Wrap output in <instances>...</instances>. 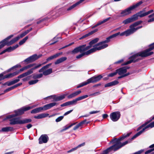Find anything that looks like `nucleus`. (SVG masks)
<instances>
[{
  "mask_svg": "<svg viewBox=\"0 0 154 154\" xmlns=\"http://www.w3.org/2000/svg\"><path fill=\"white\" fill-rule=\"evenodd\" d=\"M154 49V43L151 44L150 45V47L145 50L136 54L131 57L130 58V60L123 64V65H125L131 63L132 62H135L138 61L139 59L138 58L139 56L142 57H146L152 54L153 53L150 51Z\"/></svg>",
  "mask_w": 154,
  "mask_h": 154,
  "instance_id": "obj_1",
  "label": "nucleus"
},
{
  "mask_svg": "<svg viewBox=\"0 0 154 154\" xmlns=\"http://www.w3.org/2000/svg\"><path fill=\"white\" fill-rule=\"evenodd\" d=\"M144 131V129H143V128L142 130L140 131L137 133L135 135H134L131 139H128V140L124 142H123V143H122L121 142V141L123 140L125 138H126V137L129 136L131 134V133H128L126 134H124L122 136L120 137L118 139L115 138L112 140H116V142L118 141V142L120 143L121 144L120 145H121V146H121L122 147L124 146L125 145L128 144V143L131 142L132 140L136 138L138 136L140 135Z\"/></svg>",
  "mask_w": 154,
  "mask_h": 154,
  "instance_id": "obj_2",
  "label": "nucleus"
},
{
  "mask_svg": "<svg viewBox=\"0 0 154 154\" xmlns=\"http://www.w3.org/2000/svg\"><path fill=\"white\" fill-rule=\"evenodd\" d=\"M143 3L142 1H140L136 4L133 5L125 9L122 10L120 13V17H123L128 15L131 13V11L136 8Z\"/></svg>",
  "mask_w": 154,
  "mask_h": 154,
  "instance_id": "obj_3",
  "label": "nucleus"
},
{
  "mask_svg": "<svg viewBox=\"0 0 154 154\" xmlns=\"http://www.w3.org/2000/svg\"><path fill=\"white\" fill-rule=\"evenodd\" d=\"M115 141H116V140H112L111 142L114 144V145L104 150L103 152L101 154H107L112 150L115 151L121 148L122 146L120 145V143L118 141L116 142Z\"/></svg>",
  "mask_w": 154,
  "mask_h": 154,
  "instance_id": "obj_4",
  "label": "nucleus"
},
{
  "mask_svg": "<svg viewBox=\"0 0 154 154\" xmlns=\"http://www.w3.org/2000/svg\"><path fill=\"white\" fill-rule=\"evenodd\" d=\"M108 46L107 44H105L103 45H101L99 47H95L90 49V50L88 51H87L77 56L76 57L77 59H79L81 58L83 56L85 55H88L94 52L97 50H100L101 49H104L106 48Z\"/></svg>",
  "mask_w": 154,
  "mask_h": 154,
  "instance_id": "obj_5",
  "label": "nucleus"
},
{
  "mask_svg": "<svg viewBox=\"0 0 154 154\" xmlns=\"http://www.w3.org/2000/svg\"><path fill=\"white\" fill-rule=\"evenodd\" d=\"M35 106H28L26 107H23L18 110H15L14 112L15 113V114H12L9 115L8 116L7 118L8 119H10L19 115H22L24 113L25 111L32 109L33 107H35Z\"/></svg>",
  "mask_w": 154,
  "mask_h": 154,
  "instance_id": "obj_6",
  "label": "nucleus"
},
{
  "mask_svg": "<svg viewBox=\"0 0 154 154\" xmlns=\"http://www.w3.org/2000/svg\"><path fill=\"white\" fill-rule=\"evenodd\" d=\"M120 35L121 36H123V35H125V31L122 32L121 33H120V32H118L117 33H115L114 34H113L108 38H107L106 39V40H105L101 42H99V43L97 44L96 45H103L104 44H106V43H108L110 41V39L111 38H113L115 37L116 36H117L118 35Z\"/></svg>",
  "mask_w": 154,
  "mask_h": 154,
  "instance_id": "obj_7",
  "label": "nucleus"
},
{
  "mask_svg": "<svg viewBox=\"0 0 154 154\" xmlns=\"http://www.w3.org/2000/svg\"><path fill=\"white\" fill-rule=\"evenodd\" d=\"M146 8L143 9L142 11H140L139 12H138L135 14H134V16H135V17L136 20L138 19V17H145L148 14L152 13L153 12V10H151L147 12H145Z\"/></svg>",
  "mask_w": 154,
  "mask_h": 154,
  "instance_id": "obj_8",
  "label": "nucleus"
},
{
  "mask_svg": "<svg viewBox=\"0 0 154 154\" xmlns=\"http://www.w3.org/2000/svg\"><path fill=\"white\" fill-rule=\"evenodd\" d=\"M89 49V47H86V45H84L76 48L72 51L73 54H76L79 52L82 53Z\"/></svg>",
  "mask_w": 154,
  "mask_h": 154,
  "instance_id": "obj_9",
  "label": "nucleus"
},
{
  "mask_svg": "<svg viewBox=\"0 0 154 154\" xmlns=\"http://www.w3.org/2000/svg\"><path fill=\"white\" fill-rule=\"evenodd\" d=\"M42 65V64H39L37 66H35L34 67L28 70L27 72H26L23 73L21 74V75H19L17 77V78L19 79L23 78L24 77L27 76L28 75L31 74L32 73H33V70H34L39 68Z\"/></svg>",
  "mask_w": 154,
  "mask_h": 154,
  "instance_id": "obj_10",
  "label": "nucleus"
},
{
  "mask_svg": "<svg viewBox=\"0 0 154 154\" xmlns=\"http://www.w3.org/2000/svg\"><path fill=\"white\" fill-rule=\"evenodd\" d=\"M5 72H3L0 74V81L5 79L9 78L12 77L15 75H17L18 73L17 72H14L13 73H10L4 76V75L5 74ZM1 82H0V84Z\"/></svg>",
  "mask_w": 154,
  "mask_h": 154,
  "instance_id": "obj_11",
  "label": "nucleus"
},
{
  "mask_svg": "<svg viewBox=\"0 0 154 154\" xmlns=\"http://www.w3.org/2000/svg\"><path fill=\"white\" fill-rule=\"evenodd\" d=\"M120 116V113L118 111L113 112L110 115L111 119L114 122H116L118 121L119 119Z\"/></svg>",
  "mask_w": 154,
  "mask_h": 154,
  "instance_id": "obj_12",
  "label": "nucleus"
},
{
  "mask_svg": "<svg viewBox=\"0 0 154 154\" xmlns=\"http://www.w3.org/2000/svg\"><path fill=\"white\" fill-rule=\"evenodd\" d=\"M88 96L87 95H84L82 96L79 97L76 99L73 100L72 101H68L69 105H75L77 103V102L78 101L81 100L82 99H84L87 98Z\"/></svg>",
  "mask_w": 154,
  "mask_h": 154,
  "instance_id": "obj_13",
  "label": "nucleus"
},
{
  "mask_svg": "<svg viewBox=\"0 0 154 154\" xmlns=\"http://www.w3.org/2000/svg\"><path fill=\"white\" fill-rule=\"evenodd\" d=\"M103 77L101 75H99L97 76H93L90 79L87 80V81L89 84L91 83L96 82L100 80Z\"/></svg>",
  "mask_w": 154,
  "mask_h": 154,
  "instance_id": "obj_14",
  "label": "nucleus"
},
{
  "mask_svg": "<svg viewBox=\"0 0 154 154\" xmlns=\"http://www.w3.org/2000/svg\"><path fill=\"white\" fill-rule=\"evenodd\" d=\"M48 140V137L46 134L42 135L39 138V143L41 144L47 143Z\"/></svg>",
  "mask_w": 154,
  "mask_h": 154,
  "instance_id": "obj_15",
  "label": "nucleus"
},
{
  "mask_svg": "<svg viewBox=\"0 0 154 154\" xmlns=\"http://www.w3.org/2000/svg\"><path fill=\"white\" fill-rule=\"evenodd\" d=\"M129 67L128 66L121 68L116 70L117 73L119 75H123L126 72L127 69H129Z\"/></svg>",
  "mask_w": 154,
  "mask_h": 154,
  "instance_id": "obj_16",
  "label": "nucleus"
},
{
  "mask_svg": "<svg viewBox=\"0 0 154 154\" xmlns=\"http://www.w3.org/2000/svg\"><path fill=\"white\" fill-rule=\"evenodd\" d=\"M58 104L56 102H53L44 105L42 107V110H46L51 108V107L57 105Z\"/></svg>",
  "mask_w": 154,
  "mask_h": 154,
  "instance_id": "obj_17",
  "label": "nucleus"
},
{
  "mask_svg": "<svg viewBox=\"0 0 154 154\" xmlns=\"http://www.w3.org/2000/svg\"><path fill=\"white\" fill-rule=\"evenodd\" d=\"M142 22V21H137V22H136L133 24H131L130 26V28H131L132 29H134L135 30H136V31H137L138 29H140L142 27V26H140L137 27L136 28H135V27L137 26L139 24H140Z\"/></svg>",
  "mask_w": 154,
  "mask_h": 154,
  "instance_id": "obj_18",
  "label": "nucleus"
},
{
  "mask_svg": "<svg viewBox=\"0 0 154 154\" xmlns=\"http://www.w3.org/2000/svg\"><path fill=\"white\" fill-rule=\"evenodd\" d=\"M99 40V38H95L94 39L91 41L89 43V45L87 46V47H89V49L91 48L92 46L94 47V48L95 47H99L101 45H96L97 44H96V45L94 46H93V45L95 44L96 43H97ZM98 44V43H97Z\"/></svg>",
  "mask_w": 154,
  "mask_h": 154,
  "instance_id": "obj_19",
  "label": "nucleus"
},
{
  "mask_svg": "<svg viewBox=\"0 0 154 154\" xmlns=\"http://www.w3.org/2000/svg\"><path fill=\"white\" fill-rule=\"evenodd\" d=\"M10 125L20 124V120L19 118H14L10 120Z\"/></svg>",
  "mask_w": 154,
  "mask_h": 154,
  "instance_id": "obj_20",
  "label": "nucleus"
},
{
  "mask_svg": "<svg viewBox=\"0 0 154 154\" xmlns=\"http://www.w3.org/2000/svg\"><path fill=\"white\" fill-rule=\"evenodd\" d=\"M66 94H63L58 96H56L55 95H52L49 97H51L54 99V100L55 101H60L64 98Z\"/></svg>",
  "mask_w": 154,
  "mask_h": 154,
  "instance_id": "obj_21",
  "label": "nucleus"
},
{
  "mask_svg": "<svg viewBox=\"0 0 154 154\" xmlns=\"http://www.w3.org/2000/svg\"><path fill=\"white\" fill-rule=\"evenodd\" d=\"M135 16H136L135 15L134 16V15H133L131 17L127 18L124 20L122 22V23L125 24H126L136 20L135 17Z\"/></svg>",
  "mask_w": 154,
  "mask_h": 154,
  "instance_id": "obj_22",
  "label": "nucleus"
},
{
  "mask_svg": "<svg viewBox=\"0 0 154 154\" xmlns=\"http://www.w3.org/2000/svg\"><path fill=\"white\" fill-rule=\"evenodd\" d=\"M19 39V38L18 37H17L9 42H8V41H7L4 42L5 44V45L9 46L11 45H12V44L15 43V42L17 41V40H18Z\"/></svg>",
  "mask_w": 154,
  "mask_h": 154,
  "instance_id": "obj_23",
  "label": "nucleus"
},
{
  "mask_svg": "<svg viewBox=\"0 0 154 154\" xmlns=\"http://www.w3.org/2000/svg\"><path fill=\"white\" fill-rule=\"evenodd\" d=\"M111 18V17H108L106 19H105L103 20L102 21H100L98 22L97 24L94 25V26L92 27V28H95L97 26L100 25L108 21Z\"/></svg>",
  "mask_w": 154,
  "mask_h": 154,
  "instance_id": "obj_24",
  "label": "nucleus"
},
{
  "mask_svg": "<svg viewBox=\"0 0 154 154\" xmlns=\"http://www.w3.org/2000/svg\"><path fill=\"white\" fill-rule=\"evenodd\" d=\"M136 31V30L134 29H133L131 28H130V29H128L127 30L125 31V35L126 36H128L130 35Z\"/></svg>",
  "mask_w": 154,
  "mask_h": 154,
  "instance_id": "obj_25",
  "label": "nucleus"
},
{
  "mask_svg": "<svg viewBox=\"0 0 154 154\" xmlns=\"http://www.w3.org/2000/svg\"><path fill=\"white\" fill-rule=\"evenodd\" d=\"M85 0H80V1L77 2L76 3H75V4L73 5H72L69 7L67 9V11H69L72 10V9H73V8H74L76 6L82 2H83Z\"/></svg>",
  "mask_w": 154,
  "mask_h": 154,
  "instance_id": "obj_26",
  "label": "nucleus"
},
{
  "mask_svg": "<svg viewBox=\"0 0 154 154\" xmlns=\"http://www.w3.org/2000/svg\"><path fill=\"white\" fill-rule=\"evenodd\" d=\"M81 91L80 90L78 91H76L68 95V98L69 99H70L73 98L77 96L80 94L81 93Z\"/></svg>",
  "mask_w": 154,
  "mask_h": 154,
  "instance_id": "obj_27",
  "label": "nucleus"
},
{
  "mask_svg": "<svg viewBox=\"0 0 154 154\" xmlns=\"http://www.w3.org/2000/svg\"><path fill=\"white\" fill-rule=\"evenodd\" d=\"M119 82L117 81H114L112 82L108 83L105 85V87H110L112 86L115 85L119 83Z\"/></svg>",
  "mask_w": 154,
  "mask_h": 154,
  "instance_id": "obj_28",
  "label": "nucleus"
},
{
  "mask_svg": "<svg viewBox=\"0 0 154 154\" xmlns=\"http://www.w3.org/2000/svg\"><path fill=\"white\" fill-rule=\"evenodd\" d=\"M48 115V114L44 113L40 114L37 116H35L34 117L36 119H41L47 117Z\"/></svg>",
  "mask_w": 154,
  "mask_h": 154,
  "instance_id": "obj_29",
  "label": "nucleus"
},
{
  "mask_svg": "<svg viewBox=\"0 0 154 154\" xmlns=\"http://www.w3.org/2000/svg\"><path fill=\"white\" fill-rule=\"evenodd\" d=\"M42 54L37 55L36 54H35L31 56H30V57L32 62L39 58L42 56Z\"/></svg>",
  "mask_w": 154,
  "mask_h": 154,
  "instance_id": "obj_30",
  "label": "nucleus"
},
{
  "mask_svg": "<svg viewBox=\"0 0 154 154\" xmlns=\"http://www.w3.org/2000/svg\"><path fill=\"white\" fill-rule=\"evenodd\" d=\"M98 31V29H95V30H93V31H91V32H89L88 34H87L85 35H84L82 37H81V38H80V39H83L87 37L88 36H90V35H91L92 34H93L94 33L97 32Z\"/></svg>",
  "mask_w": 154,
  "mask_h": 154,
  "instance_id": "obj_31",
  "label": "nucleus"
},
{
  "mask_svg": "<svg viewBox=\"0 0 154 154\" xmlns=\"http://www.w3.org/2000/svg\"><path fill=\"white\" fill-rule=\"evenodd\" d=\"M42 72H43V75H47L52 73V69L51 68H50L47 70H45Z\"/></svg>",
  "mask_w": 154,
  "mask_h": 154,
  "instance_id": "obj_32",
  "label": "nucleus"
},
{
  "mask_svg": "<svg viewBox=\"0 0 154 154\" xmlns=\"http://www.w3.org/2000/svg\"><path fill=\"white\" fill-rule=\"evenodd\" d=\"M62 52H61V53H57L54 55L52 56L49 57L46 60L47 61H49L54 58H55L57 57L60 55L61 54H62Z\"/></svg>",
  "mask_w": 154,
  "mask_h": 154,
  "instance_id": "obj_33",
  "label": "nucleus"
},
{
  "mask_svg": "<svg viewBox=\"0 0 154 154\" xmlns=\"http://www.w3.org/2000/svg\"><path fill=\"white\" fill-rule=\"evenodd\" d=\"M67 59L66 57H61L57 59L54 63L55 64H57L65 61Z\"/></svg>",
  "mask_w": 154,
  "mask_h": 154,
  "instance_id": "obj_34",
  "label": "nucleus"
},
{
  "mask_svg": "<svg viewBox=\"0 0 154 154\" xmlns=\"http://www.w3.org/2000/svg\"><path fill=\"white\" fill-rule=\"evenodd\" d=\"M149 148H153L146 151L145 153V154H148L151 152V154H154V144L150 145Z\"/></svg>",
  "mask_w": 154,
  "mask_h": 154,
  "instance_id": "obj_35",
  "label": "nucleus"
},
{
  "mask_svg": "<svg viewBox=\"0 0 154 154\" xmlns=\"http://www.w3.org/2000/svg\"><path fill=\"white\" fill-rule=\"evenodd\" d=\"M13 130V128L12 127H6L3 128L2 129V131L3 132L11 131Z\"/></svg>",
  "mask_w": 154,
  "mask_h": 154,
  "instance_id": "obj_36",
  "label": "nucleus"
},
{
  "mask_svg": "<svg viewBox=\"0 0 154 154\" xmlns=\"http://www.w3.org/2000/svg\"><path fill=\"white\" fill-rule=\"evenodd\" d=\"M42 110H43L42 107H40L32 110L31 111V113H36L40 112Z\"/></svg>",
  "mask_w": 154,
  "mask_h": 154,
  "instance_id": "obj_37",
  "label": "nucleus"
},
{
  "mask_svg": "<svg viewBox=\"0 0 154 154\" xmlns=\"http://www.w3.org/2000/svg\"><path fill=\"white\" fill-rule=\"evenodd\" d=\"M51 65V63H50L44 66L41 69L39 70V72H42L44 70L46 69H48L49 67Z\"/></svg>",
  "mask_w": 154,
  "mask_h": 154,
  "instance_id": "obj_38",
  "label": "nucleus"
},
{
  "mask_svg": "<svg viewBox=\"0 0 154 154\" xmlns=\"http://www.w3.org/2000/svg\"><path fill=\"white\" fill-rule=\"evenodd\" d=\"M32 120L30 119H25L23 120H20V124L27 123L31 122Z\"/></svg>",
  "mask_w": 154,
  "mask_h": 154,
  "instance_id": "obj_39",
  "label": "nucleus"
},
{
  "mask_svg": "<svg viewBox=\"0 0 154 154\" xmlns=\"http://www.w3.org/2000/svg\"><path fill=\"white\" fill-rule=\"evenodd\" d=\"M154 127V122H151L148 125H147L145 127L143 128V129H144V131H145L146 129L149 128H152Z\"/></svg>",
  "mask_w": 154,
  "mask_h": 154,
  "instance_id": "obj_40",
  "label": "nucleus"
},
{
  "mask_svg": "<svg viewBox=\"0 0 154 154\" xmlns=\"http://www.w3.org/2000/svg\"><path fill=\"white\" fill-rule=\"evenodd\" d=\"M88 84H89V83H88V82L87 80L86 81L84 82H82L80 84H79V85L77 86V88H81V87H83L85 85H86Z\"/></svg>",
  "mask_w": 154,
  "mask_h": 154,
  "instance_id": "obj_41",
  "label": "nucleus"
},
{
  "mask_svg": "<svg viewBox=\"0 0 154 154\" xmlns=\"http://www.w3.org/2000/svg\"><path fill=\"white\" fill-rule=\"evenodd\" d=\"M43 74L42 73H40L39 74H33V79H39L41 78L42 77Z\"/></svg>",
  "mask_w": 154,
  "mask_h": 154,
  "instance_id": "obj_42",
  "label": "nucleus"
},
{
  "mask_svg": "<svg viewBox=\"0 0 154 154\" xmlns=\"http://www.w3.org/2000/svg\"><path fill=\"white\" fill-rule=\"evenodd\" d=\"M28 36H26L22 40L20 41L19 42V44L20 45H21L24 44L26 41V40L28 39Z\"/></svg>",
  "mask_w": 154,
  "mask_h": 154,
  "instance_id": "obj_43",
  "label": "nucleus"
},
{
  "mask_svg": "<svg viewBox=\"0 0 154 154\" xmlns=\"http://www.w3.org/2000/svg\"><path fill=\"white\" fill-rule=\"evenodd\" d=\"M75 123H73L71 124L70 125H69L68 126H65V127H64L61 130V131H63L68 129L69 128L71 127L73 125H75Z\"/></svg>",
  "mask_w": 154,
  "mask_h": 154,
  "instance_id": "obj_44",
  "label": "nucleus"
},
{
  "mask_svg": "<svg viewBox=\"0 0 154 154\" xmlns=\"http://www.w3.org/2000/svg\"><path fill=\"white\" fill-rule=\"evenodd\" d=\"M38 80L37 79L31 80L29 82V83L30 85H33L37 83Z\"/></svg>",
  "mask_w": 154,
  "mask_h": 154,
  "instance_id": "obj_45",
  "label": "nucleus"
},
{
  "mask_svg": "<svg viewBox=\"0 0 154 154\" xmlns=\"http://www.w3.org/2000/svg\"><path fill=\"white\" fill-rule=\"evenodd\" d=\"M23 62L26 63H28L32 62L30 57L25 59L23 61Z\"/></svg>",
  "mask_w": 154,
  "mask_h": 154,
  "instance_id": "obj_46",
  "label": "nucleus"
},
{
  "mask_svg": "<svg viewBox=\"0 0 154 154\" xmlns=\"http://www.w3.org/2000/svg\"><path fill=\"white\" fill-rule=\"evenodd\" d=\"M117 73L116 70V71L115 72H114L113 73H111L109 74L108 75V77H112L114 76Z\"/></svg>",
  "mask_w": 154,
  "mask_h": 154,
  "instance_id": "obj_47",
  "label": "nucleus"
},
{
  "mask_svg": "<svg viewBox=\"0 0 154 154\" xmlns=\"http://www.w3.org/2000/svg\"><path fill=\"white\" fill-rule=\"evenodd\" d=\"M89 123V122H87L86 119H85L83 121H82L80 122L79 123L81 125V126H82V125L85 124V123H86L87 124H88Z\"/></svg>",
  "mask_w": 154,
  "mask_h": 154,
  "instance_id": "obj_48",
  "label": "nucleus"
},
{
  "mask_svg": "<svg viewBox=\"0 0 154 154\" xmlns=\"http://www.w3.org/2000/svg\"><path fill=\"white\" fill-rule=\"evenodd\" d=\"M64 116H60L57 118L56 119V122H59L61 121L63 118Z\"/></svg>",
  "mask_w": 154,
  "mask_h": 154,
  "instance_id": "obj_49",
  "label": "nucleus"
},
{
  "mask_svg": "<svg viewBox=\"0 0 154 154\" xmlns=\"http://www.w3.org/2000/svg\"><path fill=\"white\" fill-rule=\"evenodd\" d=\"M5 45L4 42L3 41L0 42V49L3 47Z\"/></svg>",
  "mask_w": 154,
  "mask_h": 154,
  "instance_id": "obj_50",
  "label": "nucleus"
},
{
  "mask_svg": "<svg viewBox=\"0 0 154 154\" xmlns=\"http://www.w3.org/2000/svg\"><path fill=\"white\" fill-rule=\"evenodd\" d=\"M7 52H10L13 51L12 47H10L6 49Z\"/></svg>",
  "mask_w": 154,
  "mask_h": 154,
  "instance_id": "obj_51",
  "label": "nucleus"
},
{
  "mask_svg": "<svg viewBox=\"0 0 154 154\" xmlns=\"http://www.w3.org/2000/svg\"><path fill=\"white\" fill-rule=\"evenodd\" d=\"M100 94V93L99 92H96L95 93L91 94L90 95V96H96L97 95H99Z\"/></svg>",
  "mask_w": 154,
  "mask_h": 154,
  "instance_id": "obj_52",
  "label": "nucleus"
},
{
  "mask_svg": "<svg viewBox=\"0 0 154 154\" xmlns=\"http://www.w3.org/2000/svg\"><path fill=\"white\" fill-rule=\"evenodd\" d=\"M30 76H28L24 78H23V79H22V80L23 81L25 82L29 80L30 79Z\"/></svg>",
  "mask_w": 154,
  "mask_h": 154,
  "instance_id": "obj_53",
  "label": "nucleus"
},
{
  "mask_svg": "<svg viewBox=\"0 0 154 154\" xmlns=\"http://www.w3.org/2000/svg\"><path fill=\"white\" fill-rule=\"evenodd\" d=\"M13 35H10L7 38H5V39H4V40H2L3 42H5V41H8V40L10 38H11V37H13Z\"/></svg>",
  "mask_w": 154,
  "mask_h": 154,
  "instance_id": "obj_54",
  "label": "nucleus"
},
{
  "mask_svg": "<svg viewBox=\"0 0 154 154\" xmlns=\"http://www.w3.org/2000/svg\"><path fill=\"white\" fill-rule=\"evenodd\" d=\"M29 69L28 66H25L23 67V68H21L20 69V72H22V71H24V70L27 69Z\"/></svg>",
  "mask_w": 154,
  "mask_h": 154,
  "instance_id": "obj_55",
  "label": "nucleus"
},
{
  "mask_svg": "<svg viewBox=\"0 0 154 154\" xmlns=\"http://www.w3.org/2000/svg\"><path fill=\"white\" fill-rule=\"evenodd\" d=\"M81 126L80 124L79 123L75 127H74L73 129L74 130H75L76 129H78V128H79Z\"/></svg>",
  "mask_w": 154,
  "mask_h": 154,
  "instance_id": "obj_56",
  "label": "nucleus"
},
{
  "mask_svg": "<svg viewBox=\"0 0 154 154\" xmlns=\"http://www.w3.org/2000/svg\"><path fill=\"white\" fill-rule=\"evenodd\" d=\"M21 65H16L13 67L11 68L10 69H9V70H8V71H10L11 69H13L14 68H16V67H21Z\"/></svg>",
  "mask_w": 154,
  "mask_h": 154,
  "instance_id": "obj_57",
  "label": "nucleus"
},
{
  "mask_svg": "<svg viewBox=\"0 0 154 154\" xmlns=\"http://www.w3.org/2000/svg\"><path fill=\"white\" fill-rule=\"evenodd\" d=\"M26 35L23 32L20 35H18L17 37H18L19 38V39H20V38H22L25 36Z\"/></svg>",
  "mask_w": 154,
  "mask_h": 154,
  "instance_id": "obj_58",
  "label": "nucleus"
},
{
  "mask_svg": "<svg viewBox=\"0 0 154 154\" xmlns=\"http://www.w3.org/2000/svg\"><path fill=\"white\" fill-rule=\"evenodd\" d=\"M69 106V104L68 103V102L65 103L61 104L60 105L61 107H63V106Z\"/></svg>",
  "mask_w": 154,
  "mask_h": 154,
  "instance_id": "obj_59",
  "label": "nucleus"
},
{
  "mask_svg": "<svg viewBox=\"0 0 154 154\" xmlns=\"http://www.w3.org/2000/svg\"><path fill=\"white\" fill-rule=\"evenodd\" d=\"M7 83L8 85V86L14 84L13 80L10 82H8Z\"/></svg>",
  "mask_w": 154,
  "mask_h": 154,
  "instance_id": "obj_60",
  "label": "nucleus"
},
{
  "mask_svg": "<svg viewBox=\"0 0 154 154\" xmlns=\"http://www.w3.org/2000/svg\"><path fill=\"white\" fill-rule=\"evenodd\" d=\"M99 112H100L99 111H92L90 112H89V113L90 114H93L96 113H98Z\"/></svg>",
  "mask_w": 154,
  "mask_h": 154,
  "instance_id": "obj_61",
  "label": "nucleus"
},
{
  "mask_svg": "<svg viewBox=\"0 0 154 154\" xmlns=\"http://www.w3.org/2000/svg\"><path fill=\"white\" fill-rule=\"evenodd\" d=\"M73 111V110H70L69 111L66 112L64 114V116H66L70 113L72 111Z\"/></svg>",
  "mask_w": 154,
  "mask_h": 154,
  "instance_id": "obj_62",
  "label": "nucleus"
},
{
  "mask_svg": "<svg viewBox=\"0 0 154 154\" xmlns=\"http://www.w3.org/2000/svg\"><path fill=\"white\" fill-rule=\"evenodd\" d=\"M85 145V143H82L81 144H80L78 145L77 146V148H79V147H81L82 146H83Z\"/></svg>",
  "mask_w": 154,
  "mask_h": 154,
  "instance_id": "obj_63",
  "label": "nucleus"
},
{
  "mask_svg": "<svg viewBox=\"0 0 154 154\" xmlns=\"http://www.w3.org/2000/svg\"><path fill=\"white\" fill-rule=\"evenodd\" d=\"M13 81L14 84H15V83L19 82L20 81V79L18 78V79H14Z\"/></svg>",
  "mask_w": 154,
  "mask_h": 154,
  "instance_id": "obj_64",
  "label": "nucleus"
}]
</instances>
